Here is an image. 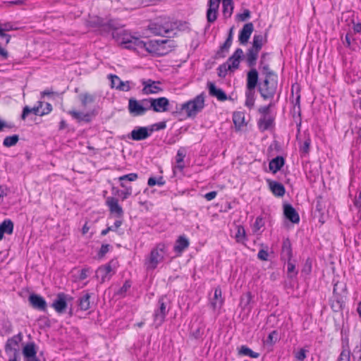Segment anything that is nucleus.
Here are the masks:
<instances>
[{"mask_svg":"<svg viewBox=\"0 0 361 361\" xmlns=\"http://www.w3.org/2000/svg\"><path fill=\"white\" fill-rule=\"evenodd\" d=\"M97 25L102 34L108 33L112 30L113 38L118 43L123 44L125 48L128 49V46L130 44L133 36L124 30H119L117 23L114 20H110L108 22H104L102 19H97Z\"/></svg>","mask_w":361,"mask_h":361,"instance_id":"f257e3e1","label":"nucleus"},{"mask_svg":"<svg viewBox=\"0 0 361 361\" xmlns=\"http://www.w3.org/2000/svg\"><path fill=\"white\" fill-rule=\"evenodd\" d=\"M267 42V38L266 34L254 35L252 47L247 49L245 54L246 62L249 67H254L256 66L259 53L263 45L266 44Z\"/></svg>","mask_w":361,"mask_h":361,"instance_id":"f03ea898","label":"nucleus"},{"mask_svg":"<svg viewBox=\"0 0 361 361\" xmlns=\"http://www.w3.org/2000/svg\"><path fill=\"white\" fill-rule=\"evenodd\" d=\"M204 107V97L203 94L196 96L193 99L183 103L181 110H185L188 117H195Z\"/></svg>","mask_w":361,"mask_h":361,"instance_id":"7ed1b4c3","label":"nucleus"},{"mask_svg":"<svg viewBox=\"0 0 361 361\" xmlns=\"http://www.w3.org/2000/svg\"><path fill=\"white\" fill-rule=\"evenodd\" d=\"M170 300L166 295L161 296L157 302V308L154 312V322L156 327L159 326L165 320L170 309Z\"/></svg>","mask_w":361,"mask_h":361,"instance_id":"20e7f679","label":"nucleus"},{"mask_svg":"<svg viewBox=\"0 0 361 361\" xmlns=\"http://www.w3.org/2000/svg\"><path fill=\"white\" fill-rule=\"evenodd\" d=\"M277 80L274 78H265L258 85V91L264 99L274 98L277 90Z\"/></svg>","mask_w":361,"mask_h":361,"instance_id":"39448f33","label":"nucleus"},{"mask_svg":"<svg viewBox=\"0 0 361 361\" xmlns=\"http://www.w3.org/2000/svg\"><path fill=\"white\" fill-rule=\"evenodd\" d=\"M166 253V245L162 243L158 244L150 252L149 257L146 262L147 269H155L159 262H162Z\"/></svg>","mask_w":361,"mask_h":361,"instance_id":"423d86ee","label":"nucleus"},{"mask_svg":"<svg viewBox=\"0 0 361 361\" xmlns=\"http://www.w3.org/2000/svg\"><path fill=\"white\" fill-rule=\"evenodd\" d=\"M149 29L151 32L156 35L168 36L173 31V25L170 22L157 21L150 23Z\"/></svg>","mask_w":361,"mask_h":361,"instance_id":"0eeeda50","label":"nucleus"},{"mask_svg":"<svg viewBox=\"0 0 361 361\" xmlns=\"http://www.w3.org/2000/svg\"><path fill=\"white\" fill-rule=\"evenodd\" d=\"M170 40H155V41H148L145 42V47L143 51H146L148 53L155 54L157 55H165L167 54V51H161V48L164 44L170 42Z\"/></svg>","mask_w":361,"mask_h":361,"instance_id":"6e6552de","label":"nucleus"},{"mask_svg":"<svg viewBox=\"0 0 361 361\" xmlns=\"http://www.w3.org/2000/svg\"><path fill=\"white\" fill-rule=\"evenodd\" d=\"M73 298L64 293H59L56 295V299L53 301L51 307L54 308L56 312L63 313L67 307V302L72 300Z\"/></svg>","mask_w":361,"mask_h":361,"instance_id":"1a4fd4ad","label":"nucleus"},{"mask_svg":"<svg viewBox=\"0 0 361 361\" xmlns=\"http://www.w3.org/2000/svg\"><path fill=\"white\" fill-rule=\"evenodd\" d=\"M68 114L71 116L73 119L76 120L79 123L82 121L85 123H90L92 118L97 116V112L96 110H92L87 113H83L75 110H71L68 112Z\"/></svg>","mask_w":361,"mask_h":361,"instance_id":"9d476101","label":"nucleus"},{"mask_svg":"<svg viewBox=\"0 0 361 361\" xmlns=\"http://www.w3.org/2000/svg\"><path fill=\"white\" fill-rule=\"evenodd\" d=\"M106 204L108 206L111 214H113L118 219H122L123 216V210L121 206L118 204V200L114 197H108L106 200Z\"/></svg>","mask_w":361,"mask_h":361,"instance_id":"9b49d317","label":"nucleus"},{"mask_svg":"<svg viewBox=\"0 0 361 361\" xmlns=\"http://www.w3.org/2000/svg\"><path fill=\"white\" fill-rule=\"evenodd\" d=\"M28 301L34 309L44 312L47 310V302L41 295L32 293L29 295Z\"/></svg>","mask_w":361,"mask_h":361,"instance_id":"f8f14e48","label":"nucleus"},{"mask_svg":"<svg viewBox=\"0 0 361 361\" xmlns=\"http://www.w3.org/2000/svg\"><path fill=\"white\" fill-rule=\"evenodd\" d=\"M220 1L221 0H209L207 11V20L208 23H212L216 21Z\"/></svg>","mask_w":361,"mask_h":361,"instance_id":"ddd939ff","label":"nucleus"},{"mask_svg":"<svg viewBox=\"0 0 361 361\" xmlns=\"http://www.w3.org/2000/svg\"><path fill=\"white\" fill-rule=\"evenodd\" d=\"M128 110L130 114L134 117L145 114L144 108L142 107L139 100H137L133 97L128 99Z\"/></svg>","mask_w":361,"mask_h":361,"instance_id":"4468645a","label":"nucleus"},{"mask_svg":"<svg viewBox=\"0 0 361 361\" xmlns=\"http://www.w3.org/2000/svg\"><path fill=\"white\" fill-rule=\"evenodd\" d=\"M112 263L113 260L104 266L99 267L97 270L96 275L97 277L101 276V283H104L106 280H109L111 276L114 274L111 267Z\"/></svg>","mask_w":361,"mask_h":361,"instance_id":"2eb2a0df","label":"nucleus"},{"mask_svg":"<svg viewBox=\"0 0 361 361\" xmlns=\"http://www.w3.org/2000/svg\"><path fill=\"white\" fill-rule=\"evenodd\" d=\"M150 136L148 127H137L128 135L129 139L135 141L143 140Z\"/></svg>","mask_w":361,"mask_h":361,"instance_id":"dca6fc26","label":"nucleus"},{"mask_svg":"<svg viewBox=\"0 0 361 361\" xmlns=\"http://www.w3.org/2000/svg\"><path fill=\"white\" fill-rule=\"evenodd\" d=\"M159 81H154L149 79L148 80L143 81V89L142 93L144 94H156L161 91H162V88L158 85L159 84Z\"/></svg>","mask_w":361,"mask_h":361,"instance_id":"f3484780","label":"nucleus"},{"mask_svg":"<svg viewBox=\"0 0 361 361\" xmlns=\"http://www.w3.org/2000/svg\"><path fill=\"white\" fill-rule=\"evenodd\" d=\"M207 86L210 96L216 97L221 102L226 101L228 99L225 92L220 88H217L213 82H208Z\"/></svg>","mask_w":361,"mask_h":361,"instance_id":"a211bd4d","label":"nucleus"},{"mask_svg":"<svg viewBox=\"0 0 361 361\" xmlns=\"http://www.w3.org/2000/svg\"><path fill=\"white\" fill-rule=\"evenodd\" d=\"M169 101L166 97H159L152 100V110L155 112H165L169 110Z\"/></svg>","mask_w":361,"mask_h":361,"instance_id":"6ab92c4d","label":"nucleus"},{"mask_svg":"<svg viewBox=\"0 0 361 361\" xmlns=\"http://www.w3.org/2000/svg\"><path fill=\"white\" fill-rule=\"evenodd\" d=\"M22 340V334L19 333L18 334L13 336L11 338L7 340V342L5 345V351L6 353L9 352H13V354H18V350L17 347L18 346L19 342Z\"/></svg>","mask_w":361,"mask_h":361,"instance_id":"aec40b11","label":"nucleus"},{"mask_svg":"<svg viewBox=\"0 0 361 361\" xmlns=\"http://www.w3.org/2000/svg\"><path fill=\"white\" fill-rule=\"evenodd\" d=\"M253 30L254 26L252 23H247L243 25L238 35V40L241 44L247 43Z\"/></svg>","mask_w":361,"mask_h":361,"instance_id":"412c9836","label":"nucleus"},{"mask_svg":"<svg viewBox=\"0 0 361 361\" xmlns=\"http://www.w3.org/2000/svg\"><path fill=\"white\" fill-rule=\"evenodd\" d=\"M250 68L251 69L247 73L246 89L255 90L258 83L259 74L255 66Z\"/></svg>","mask_w":361,"mask_h":361,"instance_id":"4be33fe9","label":"nucleus"},{"mask_svg":"<svg viewBox=\"0 0 361 361\" xmlns=\"http://www.w3.org/2000/svg\"><path fill=\"white\" fill-rule=\"evenodd\" d=\"M243 56L244 54L243 49L238 48L232 54V56L228 58L226 63H228V66H231V68L234 71L239 68L240 61Z\"/></svg>","mask_w":361,"mask_h":361,"instance_id":"5701e85b","label":"nucleus"},{"mask_svg":"<svg viewBox=\"0 0 361 361\" xmlns=\"http://www.w3.org/2000/svg\"><path fill=\"white\" fill-rule=\"evenodd\" d=\"M283 214L286 218L293 224H297L300 221L298 213L290 204H283Z\"/></svg>","mask_w":361,"mask_h":361,"instance_id":"b1692460","label":"nucleus"},{"mask_svg":"<svg viewBox=\"0 0 361 361\" xmlns=\"http://www.w3.org/2000/svg\"><path fill=\"white\" fill-rule=\"evenodd\" d=\"M269 188L271 192L276 197H283L286 192L283 185L275 180H267Z\"/></svg>","mask_w":361,"mask_h":361,"instance_id":"393cba45","label":"nucleus"},{"mask_svg":"<svg viewBox=\"0 0 361 361\" xmlns=\"http://www.w3.org/2000/svg\"><path fill=\"white\" fill-rule=\"evenodd\" d=\"M281 257L283 260L292 259V246L290 240L288 238H286L283 240Z\"/></svg>","mask_w":361,"mask_h":361,"instance_id":"a878e982","label":"nucleus"},{"mask_svg":"<svg viewBox=\"0 0 361 361\" xmlns=\"http://www.w3.org/2000/svg\"><path fill=\"white\" fill-rule=\"evenodd\" d=\"M224 303L221 289L219 286L214 290V298L211 300L210 305L213 310L220 309Z\"/></svg>","mask_w":361,"mask_h":361,"instance_id":"bb28decb","label":"nucleus"},{"mask_svg":"<svg viewBox=\"0 0 361 361\" xmlns=\"http://www.w3.org/2000/svg\"><path fill=\"white\" fill-rule=\"evenodd\" d=\"M285 164V159L281 156H277L272 159L269 164V170L273 173H276Z\"/></svg>","mask_w":361,"mask_h":361,"instance_id":"cd10ccee","label":"nucleus"},{"mask_svg":"<svg viewBox=\"0 0 361 361\" xmlns=\"http://www.w3.org/2000/svg\"><path fill=\"white\" fill-rule=\"evenodd\" d=\"M189 246L188 240L184 236L180 235L176 241L173 250L177 253H182Z\"/></svg>","mask_w":361,"mask_h":361,"instance_id":"c85d7f7f","label":"nucleus"},{"mask_svg":"<svg viewBox=\"0 0 361 361\" xmlns=\"http://www.w3.org/2000/svg\"><path fill=\"white\" fill-rule=\"evenodd\" d=\"M13 231V223L10 219L4 220L0 224V240L3 239L4 233L12 234Z\"/></svg>","mask_w":361,"mask_h":361,"instance_id":"c756f323","label":"nucleus"},{"mask_svg":"<svg viewBox=\"0 0 361 361\" xmlns=\"http://www.w3.org/2000/svg\"><path fill=\"white\" fill-rule=\"evenodd\" d=\"M274 118L273 116H261L257 122L259 128L262 131H265L271 128L274 123Z\"/></svg>","mask_w":361,"mask_h":361,"instance_id":"7c9ffc66","label":"nucleus"},{"mask_svg":"<svg viewBox=\"0 0 361 361\" xmlns=\"http://www.w3.org/2000/svg\"><path fill=\"white\" fill-rule=\"evenodd\" d=\"M42 102H38V105L37 106H34L33 108H30L28 106H25L23 109L21 118L23 120H25L30 113H32L35 115L40 116L41 112L39 109L42 108Z\"/></svg>","mask_w":361,"mask_h":361,"instance_id":"2f4dec72","label":"nucleus"},{"mask_svg":"<svg viewBox=\"0 0 361 361\" xmlns=\"http://www.w3.org/2000/svg\"><path fill=\"white\" fill-rule=\"evenodd\" d=\"M23 353L27 358L32 360L37 359V351L35 349V344L33 342L28 343L23 349Z\"/></svg>","mask_w":361,"mask_h":361,"instance_id":"473e14b6","label":"nucleus"},{"mask_svg":"<svg viewBox=\"0 0 361 361\" xmlns=\"http://www.w3.org/2000/svg\"><path fill=\"white\" fill-rule=\"evenodd\" d=\"M90 298L91 295L89 293H85L78 299V305L80 310L86 311L90 308Z\"/></svg>","mask_w":361,"mask_h":361,"instance_id":"72a5a7b5","label":"nucleus"},{"mask_svg":"<svg viewBox=\"0 0 361 361\" xmlns=\"http://www.w3.org/2000/svg\"><path fill=\"white\" fill-rule=\"evenodd\" d=\"M233 121L238 130H240L241 128L245 125V115L243 112L237 111L233 114Z\"/></svg>","mask_w":361,"mask_h":361,"instance_id":"f704fd0d","label":"nucleus"},{"mask_svg":"<svg viewBox=\"0 0 361 361\" xmlns=\"http://www.w3.org/2000/svg\"><path fill=\"white\" fill-rule=\"evenodd\" d=\"M145 42L138 37L133 36L130 44L128 46V49H134L137 52L142 51L145 47Z\"/></svg>","mask_w":361,"mask_h":361,"instance_id":"c9c22d12","label":"nucleus"},{"mask_svg":"<svg viewBox=\"0 0 361 361\" xmlns=\"http://www.w3.org/2000/svg\"><path fill=\"white\" fill-rule=\"evenodd\" d=\"M252 300V295L251 292L248 291L246 293L243 294L240 297V306L243 310L247 309L250 310L251 307H250V304Z\"/></svg>","mask_w":361,"mask_h":361,"instance_id":"e433bc0d","label":"nucleus"},{"mask_svg":"<svg viewBox=\"0 0 361 361\" xmlns=\"http://www.w3.org/2000/svg\"><path fill=\"white\" fill-rule=\"evenodd\" d=\"M223 15L226 18H230L233 13V0H222Z\"/></svg>","mask_w":361,"mask_h":361,"instance_id":"4c0bfd02","label":"nucleus"},{"mask_svg":"<svg viewBox=\"0 0 361 361\" xmlns=\"http://www.w3.org/2000/svg\"><path fill=\"white\" fill-rule=\"evenodd\" d=\"M278 341H279V332L276 330L272 331L264 341V344L272 347Z\"/></svg>","mask_w":361,"mask_h":361,"instance_id":"58836bf2","label":"nucleus"},{"mask_svg":"<svg viewBox=\"0 0 361 361\" xmlns=\"http://www.w3.org/2000/svg\"><path fill=\"white\" fill-rule=\"evenodd\" d=\"M255 90H250L246 89L245 91V106H247L249 109H252L255 105Z\"/></svg>","mask_w":361,"mask_h":361,"instance_id":"ea45409f","label":"nucleus"},{"mask_svg":"<svg viewBox=\"0 0 361 361\" xmlns=\"http://www.w3.org/2000/svg\"><path fill=\"white\" fill-rule=\"evenodd\" d=\"M232 44V42L230 39H226L224 43L220 47L219 49L216 53V58H224L226 56L225 53L228 52L229 48Z\"/></svg>","mask_w":361,"mask_h":361,"instance_id":"a19ab883","label":"nucleus"},{"mask_svg":"<svg viewBox=\"0 0 361 361\" xmlns=\"http://www.w3.org/2000/svg\"><path fill=\"white\" fill-rule=\"evenodd\" d=\"M185 149L184 148H180L178 150L176 157V161L177 164V168L180 169V171H182L185 165L183 164L184 158L185 157Z\"/></svg>","mask_w":361,"mask_h":361,"instance_id":"79ce46f5","label":"nucleus"},{"mask_svg":"<svg viewBox=\"0 0 361 361\" xmlns=\"http://www.w3.org/2000/svg\"><path fill=\"white\" fill-rule=\"evenodd\" d=\"M311 145V139L309 135L305 137L303 142H300V152L302 155L309 154Z\"/></svg>","mask_w":361,"mask_h":361,"instance_id":"37998d69","label":"nucleus"},{"mask_svg":"<svg viewBox=\"0 0 361 361\" xmlns=\"http://www.w3.org/2000/svg\"><path fill=\"white\" fill-rule=\"evenodd\" d=\"M239 355L248 356L252 358H257L259 357V353L254 352L247 345H241L238 351Z\"/></svg>","mask_w":361,"mask_h":361,"instance_id":"c03bdc74","label":"nucleus"},{"mask_svg":"<svg viewBox=\"0 0 361 361\" xmlns=\"http://www.w3.org/2000/svg\"><path fill=\"white\" fill-rule=\"evenodd\" d=\"M19 140L18 135H13L11 136H6L4 141L3 145L6 147H11L15 146Z\"/></svg>","mask_w":361,"mask_h":361,"instance_id":"a18cd8bd","label":"nucleus"},{"mask_svg":"<svg viewBox=\"0 0 361 361\" xmlns=\"http://www.w3.org/2000/svg\"><path fill=\"white\" fill-rule=\"evenodd\" d=\"M236 228L237 233H235V238L238 243H243V241L246 239L245 228L241 225L237 226Z\"/></svg>","mask_w":361,"mask_h":361,"instance_id":"49530a36","label":"nucleus"},{"mask_svg":"<svg viewBox=\"0 0 361 361\" xmlns=\"http://www.w3.org/2000/svg\"><path fill=\"white\" fill-rule=\"evenodd\" d=\"M137 177L138 176L135 173H131L129 174L122 176L118 178L120 185L121 187H126V185H124V181H135V180H137Z\"/></svg>","mask_w":361,"mask_h":361,"instance_id":"de8ad7c7","label":"nucleus"},{"mask_svg":"<svg viewBox=\"0 0 361 361\" xmlns=\"http://www.w3.org/2000/svg\"><path fill=\"white\" fill-rule=\"evenodd\" d=\"M79 98L83 107H86L87 104L92 103L94 100V97L88 93L81 94Z\"/></svg>","mask_w":361,"mask_h":361,"instance_id":"09e8293b","label":"nucleus"},{"mask_svg":"<svg viewBox=\"0 0 361 361\" xmlns=\"http://www.w3.org/2000/svg\"><path fill=\"white\" fill-rule=\"evenodd\" d=\"M287 272L289 278H293L298 274V271L295 269V264L291 259H287Z\"/></svg>","mask_w":361,"mask_h":361,"instance_id":"8fccbe9b","label":"nucleus"},{"mask_svg":"<svg viewBox=\"0 0 361 361\" xmlns=\"http://www.w3.org/2000/svg\"><path fill=\"white\" fill-rule=\"evenodd\" d=\"M217 71H218L219 77L223 78H225L226 75H227L228 71H233L231 68V66H228V63H224L220 65L218 67Z\"/></svg>","mask_w":361,"mask_h":361,"instance_id":"3c124183","label":"nucleus"},{"mask_svg":"<svg viewBox=\"0 0 361 361\" xmlns=\"http://www.w3.org/2000/svg\"><path fill=\"white\" fill-rule=\"evenodd\" d=\"M259 67L262 70V73L265 75V78H276L277 76L274 74V73L270 70L269 66L267 63H264L263 64L259 63Z\"/></svg>","mask_w":361,"mask_h":361,"instance_id":"603ef678","label":"nucleus"},{"mask_svg":"<svg viewBox=\"0 0 361 361\" xmlns=\"http://www.w3.org/2000/svg\"><path fill=\"white\" fill-rule=\"evenodd\" d=\"M152 100L153 98H147L139 100L142 107L144 108L145 113H146L147 111L152 110Z\"/></svg>","mask_w":361,"mask_h":361,"instance_id":"864d4df0","label":"nucleus"},{"mask_svg":"<svg viewBox=\"0 0 361 361\" xmlns=\"http://www.w3.org/2000/svg\"><path fill=\"white\" fill-rule=\"evenodd\" d=\"M123 224V220L118 219L114 222V227L108 226L106 229L102 230L101 232L102 235H106L109 231H116Z\"/></svg>","mask_w":361,"mask_h":361,"instance_id":"5fc2aeb1","label":"nucleus"},{"mask_svg":"<svg viewBox=\"0 0 361 361\" xmlns=\"http://www.w3.org/2000/svg\"><path fill=\"white\" fill-rule=\"evenodd\" d=\"M274 106L273 102H270L267 106H263L259 108L258 112L261 114V116H271L269 115L270 109Z\"/></svg>","mask_w":361,"mask_h":361,"instance_id":"6e6d98bb","label":"nucleus"},{"mask_svg":"<svg viewBox=\"0 0 361 361\" xmlns=\"http://www.w3.org/2000/svg\"><path fill=\"white\" fill-rule=\"evenodd\" d=\"M204 334V328L201 326H197V328L192 329L191 331L190 335L195 339H199L202 337Z\"/></svg>","mask_w":361,"mask_h":361,"instance_id":"4d7b16f0","label":"nucleus"},{"mask_svg":"<svg viewBox=\"0 0 361 361\" xmlns=\"http://www.w3.org/2000/svg\"><path fill=\"white\" fill-rule=\"evenodd\" d=\"M166 127V122L161 121V122H159V123L152 124V126H150L148 128V129H149V132L151 134L154 130H163V129H165Z\"/></svg>","mask_w":361,"mask_h":361,"instance_id":"13d9d810","label":"nucleus"},{"mask_svg":"<svg viewBox=\"0 0 361 361\" xmlns=\"http://www.w3.org/2000/svg\"><path fill=\"white\" fill-rule=\"evenodd\" d=\"M337 361H350V350L347 349H343Z\"/></svg>","mask_w":361,"mask_h":361,"instance_id":"bf43d9fd","label":"nucleus"},{"mask_svg":"<svg viewBox=\"0 0 361 361\" xmlns=\"http://www.w3.org/2000/svg\"><path fill=\"white\" fill-rule=\"evenodd\" d=\"M338 286H339V283L338 282H336V283H334V289H333V294H334V298L336 300V301L338 303H340L342 301V298L341 296V293H338Z\"/></svg>","mask_w":361,"mask_h":361,"instance_id":"052dcab7","label":"nucleus"},{"mask_svg":"<svg viewBox=\"0 0 361 361\" xmlns=\"http://www.w3.org/2000/svg\"><path fill=\"white\" fill-rule=\"evenodd\" d=\"M264 226V222L263 218L261 216H257L256 218L255 222L254 224L253 229L255 232L258 231L261 228Z\"/></svg>","mask_w":361,"mask_h":361,"instance_id":"680f3d73","label":"nucleus"},{"mask_svg":"<svg viewBox=\"0 0 361 361\" xmlns=\"http://www.w3.org/2000/svg\"><path fill=\"white\" fill-rule=\"evenodd\" d=\"M109 78L111 80V87L117 90L118 83H120L122 80L116 75L110 74Z\"/></svg>","mask_w":361,"mask_h":361,"instance_id":"e2e57ef3","label":"nucleus"},{"mask_svg":"<svg viewBox=\"0 0 361 361\" xmlns=\"http://www.w3.org/2000/svg\"><path fill=\"white\" fill-rule=\"evenodd\" d=\"M110 245L102 244L101 248L97 254L99 258H102L109 251Z\"/></svg>","mask_w":361,"mask_h":361,"instance_id":"0e129e2a","label":"nucleus"},{"mask_svg":"<svg viewBox=\"0 0 361 361\" xmlns=\"http://www.w3.org/2000/svg\"><path fill=\"white\" fill-rule=\"evenodd\" d=\"M312 271V262L310 259H307L304 264V267L302 269V273H304L307 275L310 274Z\"/></svg>","mask_w":361,"mask_h":361,"instance_id":"69168bd1","label":"nucleus"},{"mask_svg":"<svg viewBox=\"0 0 361 361\" xmlns=\"http://www.w3.org/2000/svg\"><path fill=\"white\" fill-rule=\"evenodd\" d=\"M117 90L120 91L128 92L130 90V87L129 85V81L123 82L121 81L120 83H118Z\"/></svg>","mask_w":361,"mask_h":361,"instance_id":"338daca9","label":"nucleus"},{"mask_svg":"<svg viewBox=\"0 0 361 361\" xmlns=\"http://www.w3.org/2000/svg\"><path fill=\"white\" fill-rule=\"evenodd\" d=\"M307 350L301 348L296 354L295 357L298 361H303L306 358Z\"/></svg>","mask_w":361,"mask_h":361,"instance_id":"774afa93","label":"nucleus"}]
</instances>
